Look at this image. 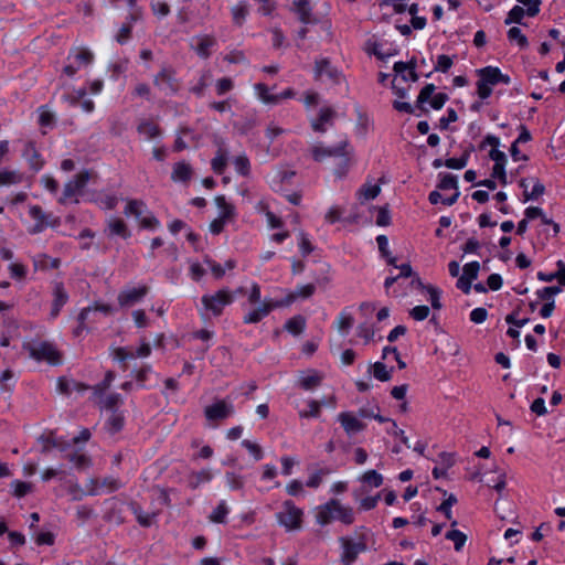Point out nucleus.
Listing matches in <instances>:
<instances>
[{"instance_id":"nucleus-1","label":"nucleus","mask_w":565,"mask_h":565,"mask_svg":"<svg viewBox=\"0 0 565 565\" xmlns=\"http://www.w3.org/2000/svg\"><path fill=\"white\" fill-rule=\"evenodd\" d=\"M316 520L322 526L334 520L350 525L354 522V511L350 507L342 505L339 500L331 499L317 508Z\"/></svg>"},{"instance_id":"nucleus-2","label":"nucleus","mask_w":565,"mask_h":565,"mask_svg":"<svg viewBox=\"0 0 565 565\" xmlns=\"http://www.w3.org/2000/svg\"><path fill=\"white\" fill-rule=\"evenodd\" d=\"M477 75L479 77L477 82V94L481 99H487L492 94V87L499 83L508 85L511 82L508 75L501 73V71L494 66L477 70Z\"/></svg>"},{"instance_id":"nucleus-3","label":"nucleus","mask_w":565,"mask_h":565,"mask_svg":"<svg viewBox=\"0 0 565 565\" xmlns=\"http://www.w3.org/2000/svg\"><path fill=\"white\" fill-rule=\"evenodd\" d=\"M303 511L290 500L282 503L281 510L276 514L278 523L287 531H296L301 527Z\"/></svg>"},{"instance_id":"nucleus-4","label":"nucleus","mask_w":565,"mask_h":565,"mask_svg":"<svg viewBox=\"0 0 565 565\" xmlns=\"http://www.w3.org/2000/svg\"><path fill=\"white\" fill-rule=\"evenodd\" d=\"M201 301L206 311L217 317L223 312L226 306L234 301V294L228 289H220L214 294L204 295Z\"/></svg>"},{"instance_id":"nucleus-5","label":"nucleus","mask_w":565,"mask_h":565,"mask_svg":"<svg viewBox=\"0 0 565 565\" xmlns=\"http://www.w3.org/2000/svg\"><path fill=\"white\" fill-rule=\"evenodd\" d=\"M25 349L29 351L30 356L38 361H46L51 364L61 363V354L54 344L45 341H36L28 343Z\"/></svg>"},{"instance_id":"nucleus-6","label":"nucleus","mask_w":565,"mask_h":565,"mask_svg":"<svg viewBox=\"0 0 565 565\" xmlns=\"http://www.w3.org/2000/svg\"><path fill=\"white\" fill-rule=\"evenodd\" d=\"M93 60L94 54L88 49H72L67 55L68 63L64 66L63 73L72 77L81 67L92 64Z\"/></svg>"},{"instance_id":"nucleus-7","label":"nucleus","mask_w":565,"mask_h":565,"mask_svg":"<svg viewBox=\"0 0 565 565\" xmlns=\"http://www.w3.org/2000/svg\"><path fill=\"white\" fill-rule=\"evenodd\" d=\"M29 215L35 221V223L29 228V233L39 234L46 227H56L61 221L58 217H54L52 214L45 213L39 205H30Z\"/></svg>"},{"instance_id":"nucleus-8","label":"nucleus","mask_w":565,"mask_h":565,"mask_svg":"<svg viewBox=\"0 0 565 565\" xmlns=\"http://www.w3.org/2000/svg\"><path fill=\"white\" fill-rule=\"evenodd\" d=\"M124 483L115 477H105L103 479L92 478L86 484L87 495H99L103 493H111L119 490Z\"/></svg>"},{"instance_id":"nucleus-9","label":"nucleus","mask_w":565,"mask_h":565,"mask_svg":"<svg viewBox=\"0 0 565 565\" xmlns=\"http://www.w3.org/2000/svg\"><path fill=\"white\" fill-rule=\"evenodd\" d=\"M352 149L347 139L342 140L337 147H324L321 143L315 145L311 149L312 158L316 161H322L329 157H348Z\"/></svg>"},{"instance_id":"nucleus-10","label":"nucleus","mask_w":565,"mask_h":565,"mask_svg":"<svg viewBox=\"0 0 565 565\" xmlns=\"http://www.w3.org/2000/svg\"><path fill=\"white\" fill-rule=\"evenodd\" d=\"M90 179L89 171H81L72 180H70L63 190L62 196L58 199L61 204H66L72 198L76 196L87 184Z\"/></svg>"},{"instance_id":"nucleus-11","label":"nucleus","mask_w":565,"mask_h":565,"mask_svg":"<svg viewBox=\"0 0 565 565\" xmlns=\"http://www.w3.org/2000/svg\"><path fill=\"white\" fill-rule=\"evenodd\" d=\"M154 86L164 93V95L170 96L178 93L180 89V84L174 76V72L171 68H162L153 78Z\"/></svg>"},{"instance_id":"nucleus-12","label":"nucleus","mask_w":565,"mask_h":565,"mask_svg":"<svg viewBox=\"0 0 565 565\" xmlns=\"http://www.w3.org/2000/svg\"><path fill=\"white\" fill-rule=\"evenodd\" d=\"M234 414V406L225 399L217 401L204 408V415L207 420H223Z\"/></svg>"},{"instance_id":"nucleus-13","label":"nucleus","mask_w":565,"mask_h":565,"mask_svg":"<svg viewBox=\"0 0 565 565\" xmlns=\"http://www.w3.org/2000/svg\"><path fill=\"white\" fill-rule=\"evenodd\" d=\"M342 545V554H341V564L342 565H352L358 558L361 552H364L366 546L364 543H355L349 539H341Z\"/></svg>"},{"instance_id":"nucleus-14","label":"nucleus","mask_w":565,"mask_h":565,"mask_svg":"<svg viewBox=\"0 0 565 565\" xmlns=\"http://www.w3.org/2000/svg\"><path fill=\"white\" fill-rule=\"evenodd\" d=\"M148 294L147 286L125 288L118 294V302L121 307H131Z\"/></svg>"},{"instance_id":"nucleus-15","label":"nucleus","mask_w":565,"mask_h":565,"mask_svg":"<svg viewBox=\"0 0 565 565\" xmlns=\"http://www.w3.org/2000/svg\"><path fill=\"white\" fill-rule=\"evenodd\" d=\"M519 185L523 189L524 202L536 200L545 192V186L536 178L521 179Z\"/></svg>"},{"instance_id":"nucleus-16","label":"nucleus","mask_w":565,"mask_h":565,"mask_svg":"<svg viewBox=\"0 0 565 565\" xmlns=\"http://www.w3.org/2000/svg\"><path fill=\"white\" fill-rule=\"evenodd\" d=\"M338 422L348 436H353L365 429V424L353 413L342 412L338 415Z\"/></svg>"},{"instance_id":"nucleus-17","label":"nucleus","mask_w":565,"mask_h":565,"mask_svg":"<svg viewBox=\"0 0 565 565\" xmlns=\"http://www.w3.org/2000/svg\"><path fill=\"white\" fill-rule=\"evenodd\" d=\"M96 312L109 315L111 312V308L109 305L105 303H95L94 306L84 308L78 315V327L74 331L76 337H78L82 333V331L86 328L87 321H93L90 319V316Z\"/></svg>"},{"instance_id":"nucleus-18","label":"nucleus","mask_w":565,"mask_h":565,"mask_svg":"<svg viewBox=\"0 0 565 565\" xmlns=\"http://www.w3.org/2000/svg\"><path fill=\"white\" fill-rule=\"evenodd\" d=\"M215 45L216 39L212 35H198L192 40L193 50L202 58H207Z\"/></svg>"},{"instance_id":"nucleus-19","label":"nucleus","mask_w":565,"mask_h":565,"mask_svg":"<svg viewBox=\"0 0 565 565\" xmlns=\"http://www.w3.org/2000/svg\"><path fill=\"white\" fill-rule=\"evenodd\" d=\"M105 233L109 237L119 236L124 239L130 237L127 224L119 217L110 216L106 222Z\"/></svg>"},{"instance_id":"nucleus-20","label":"nucleus","mask_w":565,"mask_h":565,"mask_svg":"<svg viewBox=\"0 0 565 565\" xmlns=\"http://www.w3.org/2000/svg\"><path fill=\"white\" fill-rule=\"evenodd\" d=\"M335 111L331 107H323L320 109L316 119L311 120V127L317 132H326L327 126L332 125Z\"/></svg>"},{"instance_id":"nucleus-21","label":"nucleus","mask_w":565,"mask_h":565,"mask_svg":"<svg viewBox=\"0 0 565 565\" xmlns=\"http://www.w3.org/2000/svg\"><path fill=\"white\" fill-rule=\"evenodd\" d=\"M274 308L271 307L270 300H264L257 308L247 312L243 321L246 324L258 323L262 319L267 317Z\"/></svg>"},{"instance_id":"nucleus-22","label":"nucleus","mask_w":565,"mask_h":565,"mask_svg":"<svg viewBox=\"0 0 565 565\" xmlns=\"http://www.w3.org/2000/svg\"><path fill=\"white\" fill-rule=\"evenodd\" d=\"M22 157L26 160L30 168L38 172L43 167V159L41 154L38 152L34 143L32 141H28L24 146Z\"/></svg>"},{"instance_id":"nucleus-23","label":"nucleus","mask_w":565,"mask_h":565,"mask_svg":"<svg viewBox=\"0 0 565 565\" xmlns=\"http://www.w3.org/2000/svg\"><path fill=\"white\" fill-rule=\"evenodd\" d=\"M438 188L440 190H444V191H446V190H455V193L451 196L445 198L443 200V204L450 206V205H452L457 201V199L459 196V192H458V182H457V178L456 177H454L451 174H445L440 179Z\"/></svg>"},{"instance_id":"nucleus-24","label":"nucleus","mask_w":565,"mask_h":565,"mask_svg":"<svg viewBox=\"0 0 565 565\" xmlns=\"http://www.w3.org/2000/svg\"><path fill=\"white\" fill-rule=\"evenodd\" d=\"M137 131L147 140H154L161 136V129L159 126L149 119H142L137 126Z\"/></svg>"},{"instance_id":"nucleus-25","label":"nucleus","mask_w":565,"mask_h":565,"mask_svg":"<svg viewBox=\"0 0 565 565\" xmlns=\"http://www.w3.org/2000/svg\"><path fill=\"white\" fill-rule=\"evenodd\" d=\"M399 273L397 274L398 279L401 280V285L403 284V280L409 279V287L412 289H422L424 288V285L420 280V278L413 273V269L409 264H402L399 267H397Z\"/></svg>"},{"instance_id":"nucleus-26","label":"nucleus","mask_w":565,"mask_h":565,"mask_svg":"<svg viewBox=\"0 0 565 565\" xmlns=\"http://www.w3.org/2000/svg\"><path fill=\"white\" fill-rule=\"evenodd\" d=\"M416 61L413 58L408 63L405 62H396L394 64V72L402 76L403 81L411 79L412 82H416L418 79V75L415 72Z\"/></svg>"},{"instance_id":"nucleus-27","label":"nucleus","mask_w":565,"mask_h":565,"mask_svg":"<svg viewBox=\"0 0 565 565\" xmlns=\"http://www.w3.org/2000/svg\"><path fill=\"white\" fill-rule=\"evenodd\" d=\"M193 170L185 161L177 162L173 166L171 179L174 182H186L192 178Z\"/></svg>"},{"instance_id":"nucleus-28","label":"nucleus","mask_w":565,"mask_h":565,"mask_svg":"<svg viewBox=\"0 0 565 565\" xmlns=\"http://www.w3.org/2000/svg\"><path fill=\"white\" fill-rule=\"evenodd\" d=\"M322 375L317 371H308L299 379V385L306 391H312L321 384Z\"/></svg>"},{"instance_id":"nucleus-29","label":"nucleus","mask_w":565,"mask_h":565,"mask_svg":"<svg viewBox=\"0 0 565 565\" xmlns=\"http://www.w3.org/2000/svg\"><path fill=\"white\" fill-rule=\"evenodd\" d=\"M255 93L260 102L267 105H277L279 103V96L271 94L269 88L263 84L257 83L254 85Z\"/></svg>"},{"instance_id":"nucleus-30","label":"nucleus","mask_w":565,"mask_h":565,"mask_svg":"<svg viewBox=\"0 0 565 565\" xmlns=\"http://www.w3.org/2000/svg\"><path fill=\"white\" fill-rule=\"evenodd\" d=\"M215 204L218 209V217L230 222L235 215V207L226 201L223 195L215 198Z\"/></svg>"},{"instance_id":"nucleus-31","label":"nucleus","mask_w":565,"mask_h":565,"mask_svg":"<svg viewBox=\"0 0 565 565\" xmlns=\"http://www.w3.org/2000/svg\"><path fill=\"white\" fill-rule=\"evenodd\" d=\"M124 213L127 216H135L139 221L147 213L146 204L140 200H129Z\"/></svg>"},{"instance_id":"nucleus-32","label":"nucleus","mask_w":565,"mask_h":565,"mask_svg":"<svg viewBox=\"0 0 565 565\" xmlns=\"http://www.w3.org/2000/svg\"><path fill=\"white\" fill-rule=\"evenodd\" d=\"M125 424V417L122 413L114 411L105 423V428L109 434H116L120 431Z\"/></svg>"},{"instance_id":"nucleus-33","label":"nucleus","mask_w":565,"mask_h":565,"mask_svg":"<svg viewBox=\"0 0 565 565\" xmlns=\"http://www.w3.org/2000/svg\"><path fill=\"white\" fill-rule=\"evenodd\" d=\"M316 76L319 79H323L324 77L337 79L338 72L331 67L327 60H321L316 63Z\"/></svg>"},{"instance_id":"nucleus-34","label":"nucleus","mask_w":565,"mask_h":565,"mask_svg":"<svg viewBox=\"0 0 565 565\" xmlns=\"http://www.w3.org/2000/svg\"><path fill=\"white\" fill-rule=\"evenodd\" d=\"M23 174L15 170H0V186H8L22 182Z\"/></svg>"},{"instance_id":"nucleus-35","label":"nucleus","mask_w":565,"mask_h":565,"mask_svg":"<svg viewBox=\"0 0 565 565\" xmlns=\"http://www.w3.org/2000/svg\"><path fill=\"white\" fill-rule=\"evenodd\" d=\"M212 478H213V475H212L211 470L203 469L201 471L191 473L190 479H189V486L192 489H196L198 487H200V484L210 482L212 480Z\"/></svg>"},{"instance_id":"nucleus-36","label":"nucleus","mask_w":565,"mask_h":565,"mask_svg":"<svg viewBox=\"0 0 565 565\" xmlns=\"http://www.w3.org/2000/svg\"><path fill=\"white\" fill-rule=\"evenodd\" d=\"M321 413V403L319 401L309 399L307 402V408L299 411L301 418H318Z\"/></svg>"},{"instance_id":"nucleus-37","label":"nucleus","mask_w":565,"mask_h":565,"mask_svg":"<svg viewBox=\"0 0 565 565\" xmlns=\"http://www.w3.org/2000/svg\"><path fill=\"white\" fill-rule=\"evenodd\" d=\"M233 22L237 25H242L248 14V4L245 1H241L231 9Z\"/></svg>"},{"instance_id":"nucleus-38","label":"nucleus","mask_w":565,"mask_h":565,"mask_svg":"<svg viewBox=\"0 0 565 565\" xmlns=\"http://www.w3.org/2000/svg\"><path fill=\"white\" fill-rule=\"evenodd\" d=\"M330 473H331V469H329L327 467L320 468L309 476V478L306 482V486L309 488H312V489H317L323 482V478Z\"/></svg>"},{"instance_id":"nucleus-39","label":"nucleus","mask_w":565,"mask_h":565,"mask_svg":"<svg viewBox=\"0 0 565 565\" xmlns=\"http://www.w3.org/2000/svg\"><path fill=\"white\" fill-rule=\"evenodd\" d=\"M360 481L371 488H379L383 483V477L375 470H367L360 477Z\"/></svg>"},{"instance_id":"nucleus-40","label":"nucleus","mask_w":565,"mask_h":565,"mask_svg":"<svg viewBox=\"0 0 565 565\" xmlns=\"http://www.w3.org/2000/svg\"><path fill=\"white\" fill-rule=\"evenodd\" d=\"M111 4L116 8L120 7V3L124 2L128 8H130L129 19L131 21H138L142 17V11L140 8L136 6V0H110Z\"/></svg>"},{"instance_id":"nucleus-41","label":"nucleus","mask_w":565,"mask_h":565,"mask_svg":"<svg viewBox=\"0 0 565 565\" xmlns=\"http://www.w3.org/2000/svg\"><path fill=\"white\" fill-rule=\"evenodd\" d=\"M373 370V375L381 382H386L392 379L393 369L387 370L386 365L382 362H375L370 366Z\"/></svg>"},{"instance_id":"nucleus-42","label":"nucleus","mask_w":565,"mask_h":565,"mask_svg":"<svg viewBox=\"0 0 565 565\" xmlns=\"http://www.w3.org/2000/svg\"><path fill=\"white\" fill-rule=\"evenodd\" d=\"M353 322H354V319L352 317V315L345 310H343L339 316H338V319H337V328L340 332H342L343 334H347L348 331L351 329V327L353 326Z\"/></svg>"},{"instance_id":"nucleus-43","label":"nucleus","mask_w":565,"mask_h":565,"mask_svg":"<svg viewBox=\"0 0 565 565\" xmlns=\"http://www.w3.org/2000/svg\"><path fill=\"white\" fill-rule=\"evenodd\" d=\"M286 330L295 335L300 334L306 327V320L301 316H296L286 322Z\"/></svg>"},{"instance_id":"nucleus-44","label":"nucleus","mask_w":565,"mask_h":565,"mask_svg":"<svg viewBox=\"0 0 565 565\" xmlns=\"http://www.w3.org/2000/svg\"><path fill=\"white\" fill-rule=\"evenodd\" d=\"M230 512V509L225 501H221L217 507L213 510L210 515V520L215 523H225L226 516Z\"/></svg>"},{"instance_id":"nucleus-45","label":"nucleus","mask_w":565,"mask_h":565,"mask_svg":"<svg viewBox=\"0 0 565 565\" xmlns=\"http://www.w3.org/2000/svg\"><path fill=\"white\" fill-rule=\"evenodd\" d=\"M225 481L230 490H243L245 486V478L235 472H226Z\"/></svg>"},{"instance_id":"nucleus-46","label":"nucleus","mask_w":565,"mask_h":565,"mask_svg":"<svg viewBox=\"0 0 565 565\" xmlns=\"http://www.w3.org/2000/svg\"><path fill=\"white\" fill-rule=\"evenodd\" d=\"M295 10L299 15V19L303 23H309L311 21L310 14H311V8L309 6V2L307 0H298L294 3Z\"/></svg>"},{"instance_id":"nucleus-47","label":"nucleus","mask_w":565,"mask_h":565,"mask_svg":"<svg viewBox=\"0 0 565 565\" xmlns=\"http://www.w3.org/2000/svg\"><path fill=\"white\" fill-rule=\"evenodd\" d=\"M212 79L211 71L202 72L198 83L191 88V92L196 96H202L205 88L209 86L210 81Z\"/></svg>"},{"instance_id":"nucleus-48","label":"nucleus","mask_w":565,"mask_h":565,"mask_svg":"<svg viewBox=\"0 0 565 565\" xmlns=\"http://www.w3.org/2000/svg\"><path fill=\"white\" fill-rule=\"evenodd\" d=\"M11 488L13 490V495L17 498H23L26 494L31 493L33 490V486L30 482H24L20 480H14L11 482Z\"/></svg>"},{"instance_id":"nucleus-49","label":"nucleus","mask_w":565,"mask_h":565,"mask_svg":"<svg viewBox=\"0 0 565 565\" xmlns=\"http://www.w3.org/2000/svg\"><path fill=\"white\" fill-rule=\"evenodd\" d=\"M57 391L61 393V394H65V395H68L71 394L73 387L74 388H77V390H85L86 387L74 382V381H70L65 377H60L57 380Z\"/></svg>"},{"instance_id":"nucleus-50","label":"nucleus","mask_w":565,"mask_h":565,"mask_svg":"<svg viewBox=\"0 0 565 565\" xmlns=\"http://www.w3.org/2000/svg\"><path fill=\"white\" fill-rule=\"evenodd\" d=\"M226 163H227L226 152L223 151L222 149H220L211 162L212 169L215 173L222 174L225 170Z\"/></svg>"},{"instance_id":"nucleus-51","label":"nucleus","mask_w":565,"mask_h":565,"mask_svg":"<svg viewBox=\"0 0 565 565\" xmlns=\"http://www.w3.org/2000/svg\"><path fill=\"white\" fill-rule=\"evenodd\" d=\"M446 539L454 542L455 550L457 552H459L463 547V545H465V543L467 541L466 534H463L459 530L448 531L446 533Z\"/></svg>"},{"instance_id":"nucleus-52","label":"nucleus","mask_w":565,"mask_h":565,"mask_svg":"<svg viewBox=\"0 0 565 565\" xmlns=\"http://www.w3.org/2000/svg\"><path fill=\"white\" fill-rule=\"evenodd\" d=\"M508 39L511 41V42H516L518 45L521 47V49H524L527 46V39L526 36L522 33L521 29L518 28V26H512L509 31H508Z\"/></svg>"},{"instance_id":"nucleus-53","label":"nucleus","mask_w":565,"mask_h":565,"mask_svg":"<svg viewBox=\"0 0 565 565\" xmlns=\"http://www.w3.org/2000/svg\"><path fill=\"white\" fill-rule=\"evenodd\" d=\"M132 510L140 525L150 526L152 524V521L156 518L154 513H147L138 505H134Z\"/></svg>"},{"instance_id":"nucleus-54","label":"nucleus","mask_w":565,"mask_h":565,"mask_svg":"<svg viewBox=\"0 0 565 565\" xmlns=\"http://www.w3.org/2000/svg\"><path fill=\"white\" fill-rule=\"evenodd\" d=\"M525 13H526V11L523 8L515 6L508 13V17H507L504 23L505 24L521 23Z\"/></svg>"},{"instance_id":"nucleus-55","label":"nucleus","mask_w":565,"mask_h":565,"mask_svg":"<svg viewBox=\"0 0 565 565\" xmlns=\"http://www.w3.org/2000/svg\"><path fill=\"white\" fill-rule=\"evenodd\" d=\"M67 459L77 468H86L90 463V459L82 452L68 454Z\"/></svg>"},{"instance_id":"nucleus-56","label":"nucleus","mask_w":565,"mask_h":565,"mask_svg":"<svg viewBox=\"0 0 565 565\" xmlns=\"http://www.w3.org/2000/svg\"><path fill=\"white\" fill-rule=\"evenodd\" d=\"M457 503V498L454 494H450L441 504L437 508V511L445 514L448 520L452 519L451 508Z\"/></svg>"},{"instance_id":"nucleus-57","label":"nucleus","mask_w":565,"mask_h":565,"mask_svg":"<svg viewBox=\"0 0 565 565\" xmlns=\"http://www.w3.org/2000/svg\"><path fill=\"white\" fill-rule=\"evenodd\" d=\"M242 446L248 450V452L254 457L255 460H260L264 456L262 447L248 439L242 441Z\"/></svg>"},{"instance_id":"nucleus-58","label":"nucleus","mask_w":565,"mask_h":565,"mask_svg":"<svg viewBox=\"0 0 565 565\" xmlns=\"http://www.w3.org/2000/svg\"><path fill=\"white\" fill-rule=\"evenodd\" d=\"M103 407L106 409L115 411L122 403V398L118 393H111L103 399Z\"/></svg>"},{"instance_id":"nucleus-59","label":"nucleus","mask_w":565,"mask_h":565,"mask_svg":"<svg viewBox=\"0 0 565 565\" xmlns=\"http://www.w3.org/2000/svg\"><path fill=\"white\" fill-rule=\"evenodd\" d=\"M127 19H128V22H127V23H125V24L120 28L119 32H118V33H117V35H116V41H117L119 44H124V43H126V42L130 39V34H131V26H132V23H134L135 21H131V20L129 19V17H128Z\"/></svg>"},{"instance_id":"nucleus-60","label":"nucleus","mask_w":565,"mask_h":565,"mask_svg":"<svg viewBox=\"0 0 565 565\" xmlns=\"http://www.w3.org/2000/svg\"><path fill=\"white\" fill-rule=\"evenodd\" d=\"M234 87V83L230 77H222L216 81L215 83V89L216 94L222 96L230 92Z\"/></svg>"},{"instance_id":"nucleus-61","label":"nucleus","mask_w":565,"mask_h":565,"mask_svg":"<svg viewBox=\"0 0 565 565\" xmlns=\"http://www.w3.org/2000/svg\"><path fill=\"white\" fill-rule=\"evenodd\" d=\"M150 6L152 12L158 17H167L170 13V7L167 2L152 0Z\"/></svg>"},{"instance_id":"nucleus-62","label":"nucleus","mask_w":565,"mask_h":565,"mask_svg":"<svg viewBox=\"0 0 565 565\" xmlns=\"http://www.w3.org/2000/svg\"><path fill=\"white\" fill-rule=\"evenodd\" d=\"M286 491L289 495L291 497H299V495H303L305 494V490H303V483L300 481V480H291L287 486H286Z\"/></svg>"},{"instance_id":"nucleus-63","label":"nucleus","mask_w":565,"mask_h":565,"mask_svg":"<svg viewBox=\"0 0 565 565\" xmlns=\"http://www.w3.org/2000/svg\"><path fill=\"white\" fill-rule=\"evenodd\" d=\"M381 192V188L377 184H365L361 190L360 194L365 200H373L375 199Z\"/></svg>"},{"instance_id":"nucleus-64","label":"nucleus","mask_w":565,"mask_h":565,"mask_svg":"<svg viewBox=\"0 0 565 565\" xmlns=\"http://www.w3.org/2000/svg\"><path fill=\"white\" fill-rule=\"evenodd\" d=\"M138 222L142 228L147 230H156L160 225L159 221L148 212Z\"/></svg>"}]
</instances>
